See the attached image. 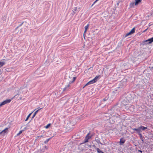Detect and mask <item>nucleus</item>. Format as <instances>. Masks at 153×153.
<instances>
[{
  "label": "nucleus",
  "mask_w": 153,
  "mask_h": 153,
  "mask_svg": "<svg viewBox=\"0 0 153 153\" xmlns=\"http://www.w3.org/2000/svg\"><path fill=\"white\" fill-rule=\"evenodd\" d=\"M70 84H71L70 83V82H69L68 84V85H67L66 86H65V87L63 89V91H68V88L70 87Z\"/></svg>",
  "instance_id": "7"
},
{
  "label": "nucleus",
  "mask_w": 153,
  "mask_h": 153,
  "mask_svg": "<svg viewBox=\"0 0 153 153\" xmlns=\"http://www.w3.org/2000/svg\"><path fill=\"white\" fill-rule=\"evenodd\" d=\"M5 64L4 62H0V68L4 65Z\"/></svg>",
  "instance_id": "23"
},
{
  "label": "nucleus",
  "mask_w": 153,
  "mask_h": 153,
  "mask_svg": "<svg viewBox=\"0 0 153 153\" xmlns=\"http://www.w3.org/2000/svg\"><path fill=\"white\" fill-rule=\"evenodd\" d=\"M74 11L73 12V14L74 15L76 13L78 12L77 10V7H74Z\"/></svg>",
  "instance_id": "11"
},
{
  "label": "nucleus",
  "mask_w": 153,
  "mask_h": 153,
  "mask_svg": "<svg viewBox=\"0 0 153 153\" xmlns=\"http://www.w3.org/2000/svg\"><path fill=\"white\" fill-rule=\"evenodd\" d=\"M108 99H106L105 98H104L103 99V101H106V100Z\"/></svg>",
  "instance_id": "37"
},
{
  "label": "nucleus",
  "mask_w": 153,
  "mask_h": 153,
  "mask_svg": "<svg viewBox=\"0 0 153 153\" xmlns=\"http://www.w3.org/2000/svg\"><path fill=\"white\" fill-rule=\"evenodd\" d=\"M95 149L97 151V152L98 153H104L103 152L100 150L99 148H96Z\"/></svg>",
  "instance_id": "15"
},
{
  "label": "nucleus",
  "mask_w": 153,
  "mask_h": 153,
  "mask_svg": "<svg viewBox=\"0 0 153 153\" xmlns=\"http://www.w3.org/2000/svg\"><path fill=\"white\" fill-rule=\"evenodd\" d=\"M140 137V139L141 140V141L143 142H144V140L143 138H144V137H143L142 136V135L141 134H139Z\"/></svg>",
  "instance_id": "19"
},
{
  "label": "nucleus",
  "mask_w": 153,
  "mask_h": 153,
  "mask_svg": "<svg viewBox=\"0 0 153 153\" xmlns=\"http://www.w3.org/2000/svg\"><path fill=\"white\" fill-rule=\"evenodd\" d=\"M126 141V140L124 138H121L120 139L119 142V144L120 145H122Z\"/></svg>",
  "instance_id": "5"
},
{
  "label": "nucleus",
  "mask_w": 153,
  "mask_h": 153,
  "mask_svg": "<svg viewBox=\"0 0 153 153\" xmlns=\"http://www.w3.org/2000/svg\"><path fill=\"white\" fill-rule=\"evenodd\" d=\"M42 137V135H41L40 136H38V137Z\"/></svg>",
  "instance_id": "41"
},
{
  "label": "nucleus",
  "mask_w": 153,
  "mask_h": 153,
  "mask_svg": "<svg viewBox=\"0 0 153 153\" xmlns=\"http://www.w3.org/2000/svg\"><path fill=\"white\" fill-rule=\"evenodd\" d=\"M148 40L149 41L148 43L149 44L151 43L152 42H153V37L148 39Z\"/></svg>",
  "instance_id": "17"
},
{
  "label": "nucleus",
  "mask_w": 153,
  "mask_h": 153,
  "mask_svg": "<svg viewBox=\"0 0 153 153\" xmlns=\"http://www.w3.org/2000/svg\"><path fill=\"white\" fill-rule=\"evenodd\" d=\"M51 138H50L48 139H47L46 140H45L44 142V143H48L49 141L50 140V139Z\"/></svg>",
  "instance_id": "26"
},
{
  "label": "nucleus",
  "mask_w": 153,
  "mask_h": 153,
  "mask_svg": "<svg viewBox=\"0 0 153 153\" xmlns=\"http://www.w3.org/2000/svg\"><path fill=\"white\" fill-rule=\"evenodd\" d=\"M138 152H140L141 153H142L143 151L141 150H138Z\"/></svg>",
  "instance_id": "38"
},
{
  "label": "nucleus",
  "mask_w": 153,
  "mask_h": 153,
  "mask_svg": "<svg viewBox=\"0 0 153 153\" xmlns=\"http://www.w3.org/2000/svg\"><path fill=\"white\" fill-rule=\"evenodd\" d=\"M89 26V25L88 24L87 25L85 26V30H87L88 28V27Z\"/></svg>",
  "instance_id": "29"
},
{
  "label": "nucleus",
  "mask_w": 153,
  "mask_h": 153,
  "mask_svg": "<svg viewBox=\"0 0 153 153\" xmlns=\"http://www.w3.org/2000/svg\"><path fill=\"white\" fill-rule=\"evenodd\" d=\"M27 129V127H25L22 130H24V131H25Z\"/></svg>",
  "instance_id": "34"
},
{
  "label": "nucleus",
  "mask_w": 153,
  "mask_h": 153,
  "mask_svg": "<svg viewBox=\"0 0 153 153\" xmlns=\"http://www.w3.org/2000/svg\"><path fill=\"white\" fill-rule=\"evenodd\" d=\"M139 127L140 128V130H141V132L142 131H144L145 130V129L147 128V127H145L144 126H141Z\"/></svg>",
  "instance_id": "10"
},
{
  "label": "nucleus",
  "mask_w": 153,
  "mask_h": 153,
  "mask_svg": "<svg viewBox=\"0 0 153 153\" xmlns=\"http://www.w3.org/2000/svg\"><path fill=\"white\" fill-rule=\"evenodd\" d=\"M91 84V83L89 82H88L83 87V88H84L86 86L88 85Z\"/></svg>",
  "instance_id": "32"
},
{
  "label": "nucleus",
  "mask_w": 153,
  "mask_h": 153,
  "mask_svg": "<svg viewBox=\"0 0 153 153\" xmlns=\"http://www.w3.org/2000/svg\"><path fill=\"white\" fill-rule=\"evenodd\" d=\"M95 140L97 143L98 144H102V143L100 141V139L98 137H96Z\"/></svg>",
  "instance_id": "8"
},
{
  "label": "nucleus",
  "mask_w": 153,
  "mask_h": 153,
  "mask_svg": "<svg viewBox=\"0 0 153 153\" xmlns=\"http://www.w3.org/2000/svg\"><path fill=\"white\" fill-rule=\"evenodd\" d=\"M115 106H114L113 107L108 110L109 113L111 114L113 113L114 111V110L115 109Z\"/></svg>",
  "instance_id": "6"
},
{
  "label": "nucleus",
  "mask_w": 153,
  "mask_h": 153,
  "mask_svg": "<svg viewBox=\"0 0 153 153\" xmlns=\"http://www.w3.org/2000/svg\"><path fill=\"white\" fill-rule=\"evenodd\" d=\"M113 117H114V118H116L117 117V116H113Z\"/></svg>",
  "instance_id": "40"
},
{
  "label": "nucleus",
  "mask_w": 153,
  "mask_h": 153,
  "mask_svg": "<svg viewBox=\"0 0 153 153\" xmlns=\"http://www.w3.org/2000/svg\"><path fill=\"white\" fill-rule=\"evenodd\" d=\"M24 131V130H21V131H20L17 134V136H18L19 135L21 134L22 132Z\"/></svg>",
  "instance_id": "27"
},
{
  "label": "nucleus",
  "mask_w": 153,
  "mask_h": 153,
  "mask_svg": "<svg viewBox=\"0 0 153 153\" xmlns=\"http://www.w3.org/2000/svg\"><path fill=\"white\" fill-rule=\"evenodd\" d=\"M132 129L133 130L135 131H136L137 128H133Z\"/></svg>",
  "instance_id": "39"
},
{
  "label": "nucleus",
  "mask_w": 153,
  "mask_h": 153,
  "mask_svg": "<svg viewBox=\"0 0 153 153\" xmlns=\"http://www.w3.org/2000/svg\"><path fill=\"white\" fill-rule=\"evenodd\" d=\"M42 109V108H40L38 110H37L33 114V117H32V118H33L35 116V115H36V114H37V112L38 111L41 109Z\"/></svg>",
  "instance_id": "16"
},
{
  "label": "nucleus",
  "mask_w": 153,
  "mask_h": 153,
  "mask_svg": "<svg viewBox=\"0 0 153 153\" xmlns=\"http://www.w3.org/2000/svg\"><path fill=\"white\" fill-rule=\"evenodd\" d=\"M76 79V77H74L73 78V80L72 81H70L69 82H70V83H73L74 82V81H75V79Z\"/></svg>",
  "instance_id": "22"
},
{
  "label": "nucleus",
  "mask_w": 153,
  "mask_h": 153,
  "mask_svg": "<svg viewBox=\"0 0 153 153\" xmlns=\"http://www.w3.org/2000/svg\"><path fill=\"white\" fill-rule=\"evenodd\" d=\"M97 1V0H96L94 3H93L92 4V5H91V7Z\"/></svg>",
  "instance_id": "35"
},
{
  "label": "nucleus",
  "mask_w": 153,
  "mask_h": 153,
  "mask_svg": "<svg viewBox=\"0 0 153 153\" xmlns=\"http://www.w3.org/2000/svg\"><path fill=\"white\" fill-rule=\"evenodd\" d=\"M128 102H124V103H122V107L126 109L131 110V108H134V106L132 105L131 104L129 103H127Z\"/></svg>",
  "instance_id": "2"
},
{
  "label": "nucleus",
  "mask_w": 153,
  "mask_h": 153,
  "mask_svg": "<svg viewBox=\"0 0 153 153\" xmlns=\"http://www.w3.org/2000/svg\"><path fill=\"white\" fill-rule=\"evenodd\" d=\"M32 113H30L28 115V116H27V117L26 118V119L25 120V121H27L28 120V118H29V117H30V116L31 115V114H32Z\"/></svg>",
  "instance_id": "24"
},
{
  "label": "nucleus",
  "mask_w": 153,
  "mask_h": 153,
  "mask_svg": "<svg viewBox=\"0 0 153 153\" xmlns=\"http://www.w3.org/2000/svg\"><path fill=\"white\" fill-rule=\"evenodd\" d=\"M148 40H147L143 41L141 44L142 45H147L149 44V43H148Z\"/></svg>",
  "instance_id": "12"
},
{
  "label": "nucleus",
  "mask_w": 153,
  "mask_h": 153,
  "mask_svg": "<svg viewBox=\"0 0 153 153\" xmlns=\"http://www.w3.org/2000/svg\"><path fill=\"white\" fill-rule=\"evenodd\" d=\"M131 35V33H130V32H129L127 34H126L125 35V36H123V37L124 38H125L127 36H128Z\"/></svg>",
  "instance_id": "25"
},
{
  "label": "nucleus",
  "mask_w": 153,
  "mask_h": 153,
  "mask_svg": "<svg viewBox=\"0 0 153 153\" xmlns=\"http://www.w3.org/2000/svg\"><path fill=\"white\" fill-rule=\"evenodd\" d=\"M131 34H132L135 32V28L134 27L129 32Z\"/></svg>",
  "instance_id": "20"
},
{
  "label": "nucleus",
  "mask_w": 153,
  "mask_h": 153,
  "mask_svg": "<svg viewBox=\"0 0 153 153\" xmlns=\"http://www.w3.org/2000/svg\"><path fill=\"white\" fill-rule=\"evenodd\" d=\"M51 124H48L47 125V126H46V128H48L50 126Z\"/></svg>",
  "instance_id": "33"
},
{
  "label": "nucleus",
  "mask_w": 153,
  "mask_h": 153,
  "mask_svg": "<svg viewBox=\"0 0 153 153\" xmlns=\"http://www.w3.org/2000/svg\"><path fill=\"white\" fill-rule=\"evenodd\" d=\"M23 22H22V23H21V24H20L18 27H17L16 28V30L19 27H20L21 25H22L23 24Z\"/></svg>",
  "instance_id": "31"
},
{
  "label": "nucleus",
  "mask_w": 153,
  "mask_h": 153,
  "mask_svg": "<svg viewBox=\"0 0 153 153\" xmlns=\"http://www.w3.org/2000/svg\"><path fill=\"white\" fill-rule=\"evenodd\" d=\"M8 132V128H6L4 130L0 132V136L1 137H3L5 134Z\"/></svg>",
  "instance_id": "4"
},
{
  "label": "nucleus",
  "mask_w": 153,
  "mask_h": 153,
  "mask_svg": "<svg viewBox=\"0 0 153 153\" xmlns=\"http://www.w3.org/2000/svg\"><path fill=\"white\" fill-rule=\"evenodd\" d=\"M120 117V115H118V117L119 118V117Z\"/></svg>",
  "instance_id": "42"
},
{
  "label": "nucleus",
  "mask_w": 153,
  "mask_h": 153,
  "mask_svg": "<svg viewBox=\"0 0 153 153\" xmlns=\"http://www.w3.org/2000/svg\"><path fill=\"white\" fill-rule=\"evenodd\" d=\"M90 83L91 84L94 83L95 82V80H94V79L91 80L90 81H89Z\"/></svg>",
  "instance_id": "28"
},
{
  "label": "nucleus",
  "mask_w": 153,
  "mask_h": 153,
  "mask_svg": "<svg viewBox=\"0 0 153 153\" xmlns=\"http://www.w3.org/2000/svg\"><path fill=\"white\" fill-rule=\"evenodd\" d=\"M100 76H97L93 79L94 80H95V82H96L97 80L98 79V78L100 77Z\"/></svg>",
  "instance_id": "21"
},
{
  "label": "nucleus",
  "mask_w": 153,
  "mask_h": 153,
  "mask_svg": "<svg viewBox=\"0 0 153 153\" xmlns=\"http://www.w3.org/2000/svg\"><path fill=\"white\" fill-rule=\"evenodd\" d=\"M136 132L139 134H141V130L140 129V128H139V127L138 128H137Z\"/></svg>",
  "instance_id": "18"
},
{
  "label": "nucleus",
  "mask_w": 153,
  "mask_h": 153,
  "mask_svg": "<svg viewBox=\"0 0 153 153\" xmlns=\"http://www.w3.org/2000/svg\"><path fill=\"white\" fill-rule=\"evenodd\" d=\"M87 30H85V31L84 32V34H83V35H85V33H86V32Z\"/></svg>",
  "instance_id": "36"
},
{
  "label": "nucleus",
  "mask_w": 153,
  "mask_h": 153,
  "mask_svg": "<svg viewBox=\"0 0 153 153\" xmlns=\"http://www.w3.org/2000/svg\"><path fill=\"white\" fill-rule=\"evenodd\" d=\"M132 97L131 94H125L122 97V103L128 102L131 100Z\"/></svg>",
  "instance_id": "1"
},
{
  "label": "nucleus",
  "mask_w": 153,
  "mask_h": 153,
  "mask_svg": "<svg viewBox=\"0 0 153 153\" xmlns=\"http://www.w3.org/2000/svg\"><path fill=\"white\" fill-rule=\"evenodd\" d=\"M141 1V0H135V4L136 5H138Z\"/></svg>",
  "instance_id": "14"
},
{
  "label": "nucleus",
  "mask_w": 153,
  "mask_h": 153,
  "mask_svg": "<svg viewBox=\"0 0 153 153\" xmlns=\"http://www.w3.org/2000/svg\"><path fill=\"white\" fill-rule=\"evenodd\" d=\"M4 105H5V104L4 103V102L3 101L0 104V107H1L2 106Z\"/></svg>",
  "instance_id": "30"
},
{
  "label": "nucleus",
  "mask_w": 153,
  "mask_h": 153,
  "mask_svg": "<svg viewBox=\"0 0 153 153\" xmlns=\"http://www.w3.org/2000/svg\"><path fill=\"white\" fill-rule=\"evenodd\" d=\"M135 3L134 2H132L130 4L129 7L130 8L134 7Z\"/></svg>",
  "instance_id": "13"
},
{
  "label": "nucleus",
  "mask_w": 153,
  "mask_h": 153,
  "mask_svg": "<svg viewBox=\"0 0 153 153\" xmlns=\"http://www.w3.org/2000/svg\"><path fill=\"white\" fill-rule=\"evenodd\" d=\"M13 99L12 98L11 99H7L4 101L5 104L9 103Z\"/></svg>",
  "instance_id": "9"
},
{
  "label": "nucleus",
  "mask_w": 153,
  "mask_h": 153,
  "mask_svg": "<svg viewBox=\"0 0 153 153\" xmlns=\"http://www.w3.org/2000/svg\"><path fill=\"white\" fill-rule=\"evenodd\" d=\"M97 1H98V0H97Z\"/></svg>",
  "instance_id": "43"
},
{
  "label": "nucleus",
  "mask_w": 153,
  "mask_h": 153,
  "mask_svg": "<svg viewBox=\"0 0 153 153\" xmlns=\"http://www.w3.org/2000/svg\"><path fill=\"white\" fill-rule=\"evenodd\" d=\"M90 132H89L86 135L82 143H85L86 142H88V140L91 138L93 136V135H90Z\"/></svg>",
  "instance_id": "3"
}]
</instances>
